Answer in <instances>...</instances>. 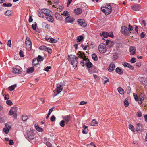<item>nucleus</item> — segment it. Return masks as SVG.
<instances>
[{
  "instance_id": "nucleus-1",
  "label": "nucleus",
  "mask_w": 147,
  "mask_h": 147,
  "mask_svg": "<svg viewBox=\"0 0 147 147\" xmlns=\"http://www.w3.org/2000/svg\"><path fill=\"white\" fill-rule=\"evenodd\" d=\"M68 57L69 61L73 65V67L75 68L76 67H77V64L78 63V57L76 56L73 55H69Z\"/></svg>"
},
{
  "instance_id": "nucleus-2",
  "label": "nucleus",
  "mask_w": 147,
  "mask_h": 147,
  "mask_svg": "<svg viewBox=\"0 0 147 147\" xmlns=\"http://www.w3.org/2000/svg\"><path fill=\"white\" fill-rule=\"evenodd\" d=\"M128 26V28L123 26H122L121 28V32L123 34L126 36L130 34L131 31L133 30L132 26L130 24H129Z\"/></svg>"
},
{
  "instance_id": "nucleus-3",
  "label": "nucleus",
  "mask_w": 147,
  "mask_h": 147,
  "mask_svg": "<svg viewBox=\"0 0 147 147\" xmlns=\"http://www.w3.org/2000/svg\"><path fill=\"white\" fill-rule=\"evenodd\" d=\"M101 9L102 12L107 15L110 14L112 11L111 6L109 4H106L104 7H101Z\"/></svg>"
},
{
  "instance_id": "nucleus-4",
  "label": "nucleus",
  "mask_w": 147,
  "mask_h": 147,
  "mask_svg": "<svg viewBox=\"0 0 147 147\" xmlns=\"http://www.w3.org/2000/svg\"><path fill=\"white\" fill-rule=\"evenodd\" d=\"M106 48L105 45L103 43L100 44L98 46V50L100 53H104L106 51Z\"/></svg>"
},
{
  "instance_id": "nucleus-5",
  "label": "nucleus",
  "mask_w": 147,
  "mask_h": 147,
  "mask_svg": "<svg viewBox=\"0 0 147 147\" xmlns=\"http://www.w3.org/2000/svg\"><path fill=\"white\" fill-rule=\"evenodd\" d=\"M27 139L32 140L36 136V135L32 131H29L27 133Z\"/></svg>"
},
{
  "instance_id": "nucleus-6",
  "label": "nucleus",
  "mask_w": 147,
  "mask_h": 147,
  "mask_svg": "<svg viewBox=\"0 0 147 147\" xmlns=\"http://www.w3.org/2000/svg\"><path fill=\"white\" fill-rule=\"evenodd\" d=\"M38 16L40 17H43L44 15L43 14L45 15V16H46V10L45 8H44L41 10V11H38Z\"/></svg>"
},
{
  "instance_id": "nucleus-7",
  "label": "nucleus",
  "mask_w": 147,
  "mask_h": 147,
  "mask_svg": "<svg viewBox=\"0 0 147 147\" xmlns=\"http://www.w3.org/2000/svg\"><path fill=\"white\" fill-rule=\"evenodd\" d=\"M66 124H67L72 119V116L71 115L64 116L63 118Z\"/></svg>"
},
{
  "instance_id": "nucleus-8",
  "label": "nucleus",
  "mask_w": 147,
  "mask_h": 147,
  "mask_svg": "<svg viewBox=\"0 0 147 147\" xmlns=\"http://www.w3.org/2000/svg\"><path fill=\"white\" fill-rule=\"evenodd\" d=\"M143 129L142 125L140 123H138L137 124V126L136 128V131L140 133L141 132Z\"/></svg>"
},
{
  "instance_id": "nucleus-9",
  "label": "nucleus",
  "mask_w": 147,
  "mask_h": 147,
  "mask_svg": "<svg viewBox=\"0 0 147 147\" xmlns=\"http://www.w3.org/2000/svg\"><path fill=\"white\" fill-rule=\"evenodd\" d=\"M78 22L81 26L85 27L87 25L86 22H85L84 19H79L78 20Z\"/></svg>"
},
{
  "instance_id": "nucleus-10",
  "label": "nucleus",
  "mask_w": 147,
  "mask_h": 147,
  "mask_svg": "<svg viewBox=\"0 0 147 147\" xmlns=\"http://www.w3.org/2000/svg\"><path fill=\"white\" fill-rule=\"evenodd\" d=\"M75 19L73 17H69V16L66 17L65 19V22L66 23H72L74 21Z\"/></svg>"
},
{
  "instance_id": "nucleus-11",
  "label": "nucleus",
  "mask_w": 147,
  "mask_h": 147,
  "mask_svg": "<svg viewBox=\"0 0 147 147\" xmlns=\"http://www.w3.org/2000/svg\"><path fill=\"white\" fill-rule=\"evenodd\" d=\"M139 80L145 86H147V79L145 77L139 78Z\"/></svg>"
},
{
  "instance_id": "nucleus-12",
  "label": "nucleus",
  "mask_w": 147,
  "mask_h": 147,
  "mask_svg": "<svg viewBox=\"0 0 147 147\" xmlns=\"http://www.w3.org/2000/svg\"><path fill=\"white\" fill-rule=\"evenodd\" d=\"M48 37V36L47 35V41H48L50 40L48 42L53 43H56L57 42V40L55 39H54L52 38L51 37V36Z\"/></svg>"
},
{
  "instance_id": "nucleus-13",
  "label": "nucleus",
  "mask_w": 147,
  "mask_h": 147,
  "mask_svg": "<svg viewBox=\"0 0 147 147\" xmlns=\"http://www.w3.org/2000/svg\"><path fill=\"white\" fill-rule=\"evenodd\" d=\"M115 64L113 63H112L109 65V67L108 68V70L109 72H112L115 69Z\"/></svg>"
},
{
  "instance_id": "nucleus-14",
  "label": "nucleus",
  "mask_w": 147,
  "mask_h": 147,
  "mask_svg": "<svg viewBox=\"0 0 147 147\" xmlns=\"http://www.w3.org/2000/svg\"><path fill=\"white\" fill-rule=\"evenodd\" d=\"M47 20L51 23L53 22L54 20L53 17L51 14L47 13Z\"/></svg>"
},
{
  "instance_id": "nucleus-15",
  "label": "nucleus",
  "mask_w": 147,
  "mask_h": 147,
  "mask_svg": "<svg viewBox=\"0 0 147 147\" xmlns=\"http://www.w3.org/2000/svg\"><path fill=\"white\" fill-rule=\"evenodd\" d=\"M122 64L125 67H128L132 70H133L134 69L133 66L127 62H124Z\"/></svg>"
},
{
  "instance_id": "nucleus-16",
  "label": "nucleus",
  "mask_w": 147,
  "mask_h": 147,
  "mask_svg": "<svg viewBox=\"0 0 147 147\" xmlns=\"http://www.w3.org/2000/svg\"><path fill=\"white\" fill-rule=\"evenodd\" d=\"M144 99V95L142 93L138 98V102L139 104H141L142 103V101Z\"/></svg>"
},
{
  "instance_id": "nucleus-17",
  "label": "nucleus",
  "mask_w": 147,
  "mask_h": 147,
  "mask_svg": "<svg viewBox=\"0 0 147 147\" xmlns=\"http://www.w3.org/2000/svg\"><path fill=\"white\" fill-rule=\"evenodd\" d=\"M62 86L61 85H57L56 88V92L57 94L55 95V96L59 93H60L62 90L63 88H62Z\"/></svg>"
},
{
  "instance_id": "nucleus-18",
  "label": "nucleus",
  "mask_w": 147,
  "mask_h": 147,
  "mask_svg": "<svg viewBox=\"0 0 147 147\" xmlns=\"http://www.w3.org/2000/svg\"><path fill=\"white\" fill-rule=\"evenodd\" d=\"M77 55L79 58L83 59H86V56L84 53L82 52L81 51H79L77 53Z\"/></svg>"
},
{
  "instance_id": "nucleus-19",
  "label": "nucleus",
  "mask_w": 147,
  "mask_h": 147,
  "mask_svg": "<svg viewBox=\"0 0 147 147\" xmlns=\"http://www.w3.org/2000/svg\"><path fill=\"white\" fill-rule=\"evenodd\" d=\"M132 9L135 11H138L140 10V6L139 5L137 4L134 5L131 7Z\"/></svg>"
},
{
  "instance_id": "nucleus-20",
  "label": "nucleus",
  "mask_w": 147,
  "mask_h": 147,
  "mask_svg": "<svg viewBox=\"0 0 147 147\" xmlns=\"http://www.w3.org/2000/svg\"><path fill=\"white\" fill-rule=\"evenodd\" d=\"M136 49L135 47L131 46L130 47L129 51L131 54L133 55L135 53Z\"/></svg>"
},
{
  "instance_id": "nucleus-21",
  "label": "nucleus",
  "mask_w": 147,
  "mask_h": 147,
  "mask_svg": "<svg viewBox=\"0 0 147 147\" xmlns=\"http://www.w3.org/2000/svg\"><path fill=\"white\" fill-rule=\"evenodd\" d=\"M25 44L27 46H32V43L30 39L28 37H27L26 39V40L25 42Z\"/></svg>"
},
{
  "instance_id": "nucleus-22",
  "label": "nucleus",
  "mask_w": 147,
  "mask_h": 147,
  "mask_svg": "<svg viewBox=\"0 0 147 147\" xmlns=\"http://www.w3.org/2000/svg\"><path fill=\"white\" fill-rule=\"evenodd\" d=\"M74 12L76 15H79L81 13L82 9L80 8H77L74 9Z\"/></svg>"
},
{
  "instance_id": "nucleus-23",
  "label": "nucleus",
  "mask_w": 147,
  "mask_h": 147,
  "mask_svg": "<svg viewBox=\"0 0 147 147\" xmlns=\"http://www.w3.org/2000/svg\"><path fill=\"white\" fill-rule=\"evenodd\" d=\"M13 73L16 74H20L21 71L19 69L17 68H14L13 70Z\"/></svg>"
},
{
  "instance_id": "nucleus-24",
  "label": "nucleus",
  "mask_w": 147,
  "mask_h": 147,
  "mask_svg": "<svg viewBox=\"0 0 147 147\" xmlns=\"http://www.w3.org/2000/svg\"><path fill=\"white\" fill-rule=\"evenodd\" d=\"M116 46L117 50L118 51H119V49L123 48V45L121 43H117L116 45Z\"/></svg>"
},
{
  "instance_id": "nucleus-25",
  "label": "nucleus",
  "mask_w": 147,
  "mask_h": 147,
  "mask_svg": "<svg viewBox=\"0 0 147 147\" xmlns=\"http://www.w3.org/2000/svg\"><path fill=\"white\" fill-rule=\"evenodd\" d=\"M116 72L120 75H121L123 74V70L120 68L117 67L115 69Z\"/></svg>"
},
{
  "instance_id": "nucleus-26",
  "label": "nucleus",
  "mask_w": 147,
  "mask_h": 147,
  "mask_svg": "<svg viewBox=\"0 0 147 147\" xmlns=\"http://www.w3.org/2000/svg\"><path fill=\"white\" fill-rule=\"evenodd\" d=\"M83 127L84 129H83L82 131V133L83 134L87 133L88 132L87 126H86L84 125H83Z\"/></svg>"
},
{
  "instance_id": "nucleus-27",
  "label": "nucleus",
  "mask_w": 147,
  "mask_h": 147,
  "mask_svg": "<svg viewBox=\"0 0 147 147\" xmlns=\"http://www.w3.org/2000/svg\"><path fill=\"white\" fill-rule=\"evenodd\" d=\"M34 70V67H31L27 69L26 72L28 74L32 73Z\"/></svg>"
},
{
  "instance_id": "nucleus-28",
  "label": "nucleus",
  "mask_w": 147,
  "mask_h": 147,
  "mask_svg": "<svg viewBox=\"0 0 147 147\" xmlns=\"http://www.w3.org/2000/svg\"><path fill=\"white\" fill-rule=\"evenodd\" d=\"M107 34V32H103L102 33H100V36H103L105 38H107L108 37Z\"/></svg>"
},
{
  "instance_id": "nucleus-29",
  "label": "nucleus",
  "mask_w": 147,
  "mask_h": 147,
  "mask_svg": "<svg viewBox=\"0 0 147 147\" xmlns=\"http://www.w3.org/2000/svg\"><path fill=\"white\" fill-rule=\"evenodd\" d=\"M119 92L121 95L123 94L124 93V90L121 87H119L117 88Z\"/></svg>"
},
{
  "instance_id": "nucleus-30",
  "label": "nucleus",
  "mask_w": 147,
  "mask_h": 147,
  "mask_svg": "<svg viewBox=\"0 0 147 147\" xmlns=\"http://www.w3.org/2000/svg\"><path fill=\"white\" fill-rule=\"evenodd\" d=\"M39 63V62L37 60V59L36 58H34L32 61V64L34 66H36Z\"/></svg>"
},
{
  "instance_id": "nucleus-31",
  "label": "nucleus",
  "mask_w": 147,
  "mask_h": 147,
  "mask_svg": "<svg viewBox=\"0 0 147 147\" xmlns=\"http://www.w3.org/2000/svg\"><path fill=\"white\" fill-rule=\"evenodd\" d=\"M86 59H84L81 61L80 63L82 65V66H84V65H86L87 63V61Z\"/></svg>"
},
{
  "instance_id": "nucleus-32",
  "label": "nucleus",
  "mask_w": 147,
  "mask_h": 147,
  "mask_svg": "<svg viewBox=\"0 0 147 147\" xmlns=\"http://www.w3.org/2000/svg\"><path fill=\"white\" fill-rule=\"evenodd\" d=\"M97 124V122L95 119H93L91 123V125L92 126H94Z\"/></svg>"
},
{
  "instance_id": "nucleus-33",
  "label": "nucleus",
  "mask_w": 147,
  "mask_h": 147,
  "mask_svg": "<svg viewBox=\"0 0 147 147\" xmlns=\"http://www.w3.org/2000/svg\"><path fill=\"white\" fill-rule=\"evenodd\" d=\"M113 42H111L109 40L107 39L106 40V45H108L110 47L112 46L111 45L113 43Z\"/></svg>"
},
{
  "instance_id": "nucleus-34",
  "label": "nucleus",
  "mask_w": 147,
  "mask_h": 147,
  "mask_svg": "<svg viewBox=\"0 0 147 147\" xmlns=\"http://www.w3.org/2000/svg\"><path fill=\"white\" fill-rule=\"evenodd\" d=\"M35 128L36 130L39 132H42L43 131V129L41 128L40 127L38 126L35 125Z\"/></svg>"
},
{
  "instance_id": "nucleus-35",
  "label": "nucleus",
  "mask_w": 147,
  "mask_h": 147,
  "mask_svg": "<svg viewBox=\"0 0 147 147\" xmlns=\"http://www.w3.org/2000/svg\"><path fill=\"white\" fill-rule=\"evenodd\" d=\"M83 39V37L82 36H80L77 37L76 39L77 42H78L81 41Z\"/></svg>"
},
{
  "instance_id": "nucleus-36",
  "label": "nucleus",
  "mask_w": 147,
  "mask_h": 147,
  "mask_svg": "<svg viewBox=\"0 0 147 147\" xmlns=\"http://www.w3.org/2000/svg\"><path fill=\"white\" fill-rule=\"evenodd\" d=\"M128 98H127L124 101V106L125 107H127L129 105V102L128 101Z\"/></svg>"
},
{
  "instance_id": "nucleus-37",
  "label": "nucleus",
  "mask_w": 147,
  "mask_h": 147,
  "mask_svg": "<svg viewBox=\"0 0 147 147\" xmlns=\"http://www.w3.org/2000/svg\"><path fill=\"white\" fill-rule=\"evenodd\" d=\"M92 57L93 59L95 61H96L98 60V57L96 55L95 53H93L92 55Z\"/></svg>"
},
{
  "instance_id": "nucleus-38",
  "label": "nucleus",
  "mask_w": 147,
  "mask_h": 147,
  "mask_svg": "<svg viewBox=\"0 0 147 147\" xmlns=\"http://www.w3.org/2000/svg\"><path fill=\"white\" fill-rule=\"evenodd\" d=\"M36 59L38 61V62L42 61L44 59L40 55H38Z\"/></svg>"
},
{
  "instance_id": "nucleus-39",
  "label": "nucleus",
  "mask_w": 147,
  "mask_h": 147,
  "mask_svg": "<svg viewBox=\"0 0 147 147\" xmlns=\"http://www.w3.org/2000/svg\"><path fill=\"white\" fill-rule=\"evenodd\" d=\"M11 11L7 10L5 12V16H8L11 15Z\"/></svg>"
},
{
  "instance_id": "nucleus-40",
  "label": "nucleus",
  "mask_w": 147,
  "mask_h": 147,
  "mask_svg": "<svg viewBox=\"0 0 147 147\" xmlns=\"http://www.w3.org/2000/svg\"><path fill=\"white\" fill-rule=\"evenodd\" d=\"M86 66L88 68H90L93 66V65L91 62L89 61L88 62H87V63L86 64Z\"/></svg>"
},
{
  "instance_id": "nucleus-41",
  "label": "nucleus",
  "mask_w": 147,
  "mask_h": 147,
  "mask_svg": "<svg viewBox=\"0 0 147 147\" xmlns=\"http://www.w3.org/2000/svg\"><path fill=\"white\" fill-rule=\"evenodd\" d=\"M60 126L62 127H64L65 125V121L64 120H62L59 123Z\"/></svg>"
},
{
  "instance_id": "nucleus-42",
  "label": "nucleus",
  "mask_w": 147,
  "mask_h": 147,
  "mask_svg": "<svg viewBox=\"0 0 147 147\" xmlns=\"http://www.w3.org/2000/svg\"><path fill=\"white\" fill-rule=\"evenodd\" d=\"M129 128L133 132H135V130L134 127L131 124L129 125Z\"/></svg>"
},
{
  "instance_id": "nucleus-43",
  "label": "nucleus",
  "mask_w": 147,
  "mask_h": 147,
  "mask_svg": "<svg viewBox=\"0 0 147 147\" xmlns=\"http://www.w3.org/2000/svg\"><path fill=\"white\" fill-rule=\"evenodd\" d=\"M37 27V23L36 22H34V24L32 25V28L34 30H36V28Z\"/></svg>"
},
{
  "instance_id": "nucleus-44",
  "label": "nucleus",
  "mask_w": 147,
  "mask_h": 147,
  "mask_svg": "<svg viewBox=\"0 0 147 147\" xmlns=\"http://www.w3.org/2000/svg\"><path fill=\"white\" fill-rule=\"evenodd\" d=\"M126 90L127 91V94H129L130 93H131V89L129 86H128L126 88Z\"/></svg>"
},
{
  "instance_id": "nucleus-45",
  "label": "nucleus",
  "mask_w": 147,
  "mask_h": 147,
  "mask_svg": "<svg viewBox=\"0 0 147 147\" xmlns=\"http://www.w3.org/2000/svg\"><path fill=\"white\" fill-rule=\"evenodd\" d=\"M133 95L134 98L135 100L136 101H138V98L137 95L135 93H133Z\"/></svg>"
},
{
  "instance_id": "nucleus-46",
  "label": "nucleus",
  "mask_w": 147,
  "mask_h": 147,
  "mask_svg": "<svg viewBox=\"0 0 147 147\" xmlns=\"http://www.w3.org/2000/svg\"><path fill=\"white\" fill-rule=\"evenodd\" d=\"M62 14L65 16L67 17L69 16V13L67 11H63V13Z\"/></svg>"
},
{
  "instance_id": "nucleus-47",
  "label": "nucleus",
  "mask_w": 147,
  "mask_h": 147,
  "mask_svg": "<svg viewBox=\"0 0 147 147\" xmlns=\"http://www.w3.org/2000/svg\"><path fill=\"white\" fill-rule=\"evenodd\" d=\"M39 49L41 50H45L46 49V46L44 45L41 46L39 47Z\"/></svg>"
},
{
  "instance_id": "nucleus-48",
  "label": "nucleus",
  "mask_w": 147,
  "mask_h": 147,
  "mask_svg": "<svg viewBox=\"0 0 147 147\" xmlns=\"http://www.w3.org/2000/svg\"><path fill=\"white\" fill-rule=\"evenodd\" d=\"M28 119V117L27 116H23L22 117V120L24 121H26Z\"/></svg>"
},
{
  "instance_id": "nucleus-49",
  "label": "nucleus",
  "mask_w": 147,
  "mask_h": 147,
  "mask_svg": "<svg viewBox=\"0 0 147 147\" xmlns=\"http://www.w3.org/2000/svg\"><path fill=\"white\" fill-rule=\"evenodd\" d=\"M47 52H48L49 54H51L52 53V51L51 49L47 47Z\"/></svg>"
},
{
  "instance_id": "nucleus-50",
  "label": "nucleus",
  "mask_w": 147,
  "mask_h": 147,
  "mask_svg": "<svg viewBox=\"0 0 147 147\" xmlns=\"http://www.w3.org/2000/svg\"><path fill=\"white\" fill-rule=\"evenodd\" d=\"M3 131L5 132L6 134H7L8 133L9 129L7 128H4L3 129Z\"/></svg>"
},
{
  "instance_id": "nucleus-51",
  "label": "nucleus",
  "mask_w": 147,
  "mask_h": 147,
  "mask_svg": "<svg viewBox=\"0 0 147 147\" xmlns=\"http://www.w3.org/2000/svg\"><path fill=\"white\" fill-rule=\"evenodd\" d=\"M19 54L20 56L21 57H23L24 56V52H23V51L21 50H20V51L19 52Z\"/></svg>"
},
{
  "instance_id": "nucleus-52",
  "label": "nucleus",
  "mask_w": 147,
  "mask_h": 147,
  "mask_svg": "<svg viewBox=\"0 0 147 147\" xmlns=\"http://www.w3.org/2000/svg\"><path fill=\"white\" fill-rule=\"evenodd\" d=\"M55 119L56 118L55 117L54 115H53L50 118V120L51 121L53 122L55 121Z\"/></svg>"
},
{
  "instance_id": "nucleus-53",
  "label": "nucleus",
  "mask_w": 147,
  "mask_h": 147,
  "mask_svg": "<svg viewBox=\"0 0 147 147\" xmlns=\"http://www.w3.org/2000/svg\"><path fill=\"white\" fill-rule=\"evenodd\" d=\"M107 34L108 35V36H109L111 37V38H113V37L114 36L113 35V34L112 32H108Z\"/></svg>"
},
{
  "instance_id": "nucleus-54",
  "label": "nucleus",
  "mask_w": 147,
  "mask_h": 147,
  "mask_svg": "<svg viewBox=\"0 0 147 147\" xmlns=\"http://www.w3.org/2000/svg\"><path fill=\"white\" fill-rule=\"evenodd\" d=\"M6 103H7V104L9 106L13 104L12 102L11 101L8 100H7L6 101Z\"/></svg>"
},
{
  "instance_id": "nucleus-55",
  "label": "nucleus",
  "mask_w": 147,
  "mask_h": 147,
  "mask_svg": "<svg viewBox=\"0 0 147 147\" xmlns=\"http://www.w3.org/2000/svg\"><path fill=\"white\" fill-rule=\"evenodd\" d=\"M55 17L57 19H59V18L61 16L58 13H56L55 14Z\"/></svg>"
},
{
  "instance_id": "nucleus-56",
  "label": "nucleus",
  "mask_w": 147,
  "mask_h": 147,
  "mask_svg": "<svg viewBox=\"0 0 147 147\" xmlns=\"http://www.w3.org/2000/svg\"><path fill=\"white\" fill-rule=\"evenodd\" d=\"M7 45L9 47H11V41L10 40H9L7 42Z\"/></svg>"
},
{
  "instance_id": "nucleus-57",
  "label": "nucleus",
  "mask_w": 147,
  "mask_h": 147,
  "mask_svg": "<svg viewBox=\"0 0 147 147\" xmlns=\"http://www.w3.org/2000/svg\"><path fill=\"white\" fill-rule=\"evenodd\" d=\"M136 61V59L135 58H132L130 62L132 63H134Z\"/></svg>"
},
{
  "instance_id": "nucleus-58",
  "label": "nucleus",
  "mask_w": 147,
  "mask_h": 147,
  "mask_svg": "<svg viewBox=\"0 0 147 147\" xmlns=\"http://www.w3.org/2000/svg\"><path fill=\"white\" fill-rule=\"evenodd\" d=\"M137 115L138 117H140L142 116V113L140 112H138L137 113Z\"/></svg>"
},
{
  "instance_id": "nucleus-59",
  "label": "nucleus",
  "mask_w": 147,
  "mask_h": 147,
  "mask_svg": "<svg viewBox=\"0 0 147 147\" xmlns=\"http://www.w3.org/2000/svg\"><path fill=\"white\" fill-rule=\"evenodd\" d=\"M13 86H13L12 85L9 86V90L10 91H12L13 90H14V87H13Z\"/></svg>"
},
{
  "instance_id": "nucleus-60",
  "label": "nucleus",
  "mask_w": 147,
  "mask_h": 147,
  "mask_svg": "<svg viewBox=\"0 0 147 147\" xmlns=\"http://www.w3.org/2000/svg\"><path fill=\"white\" fill-rule=\"evenodd\" d=\"M14 113L13 111L12 110H10L9 112V115H13L14 114Z\"/></svg>"
},
{
  "instance_id": "nucleus-61",
  "label": "nucleus",
  "mask_w": 147,
  "mask_h": 147,
  "mask_svg": "<svg viewBox=\"0 0 147 147\" xmlns=\"http://www.w3.org/2000/svg\"><path fill=\"white\" fill-rule=\"evenodd\" d=\"M33 19L32 17V16H30L29 17L28 21L30 23L31 22H32Z\"/></svg>"
},
{
  "instance_id": "nucleus-62",
  "label": "nucleus",
  "mask_w": 147,
  "mask_h": 147,
  "mask_svg": "<svg viewBox=\"0 0 147 147\" xmlns=\"http://www.w3.org/2000/svg\"><path fill=\"white\" fill-rule=\"evenodd\" d=\"M118 58V56L117 55L115 54L113 56L112 58L113 59H116Z\"/></svg>"
},
{
  "instance_id": "nucleus-63",
  "label": "nucleus",
  "mask_w": 147,
  "mask_h": 147,
  "mask_svg": "<svg viewBox=\"0 0 147 147\" xmlns=\"http://www.w3.org/2000/svg\"><path fill=\"white\" fill-rule=\"evenodd\" d=\"M145 34L144 32H142L140 34V37L141 38H143L145 36Z\"/></svg>"
},
{
  "instance_id": "nucleus-64",
  "label": "nucleus",
  "mask_w": 147,
  "mask_h": 147,
  "mask_svg": "<svg viewBox=\"0 0 147 147\" xmlns=\"http://www.w3.org/2000/svg\"><path fill=\"white\" fill-rule=\"evenodd\" d=\"M14 142L13 140H10L9 141V144L10 145H12L13 144Z\"/></svg>"
}]
</instances>
